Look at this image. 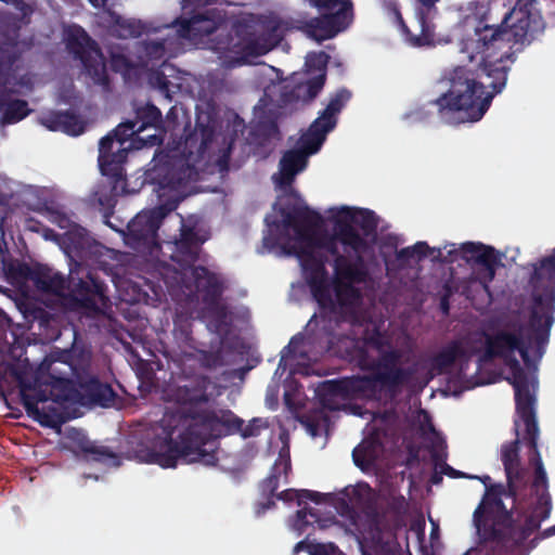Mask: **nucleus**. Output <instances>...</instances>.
I'll return each mask as SVG.
<instances>
[{
    "mask_svg": "<svg viewBox=\"0 0 555 555\" xmlns=\"http://www.w3.org/2000/svg\"><path fill=\"white\" fill-rule=\"evenodd\" d=\"M346 90L333 96L324 112L300 138L294 151L284 154L273 176L278 199L266 217L264 245L276 254L295 256L315 300L323 309L354 314L360 295L356 284L364 280L366 266L376 260V248L387 261L388 251L376 242L377 218L371 210L334 206L324 220L333 233L322 229L321 216L307 208L291 184L317 153L336 125V116L349 100Z\"/></svg>",
    "mask_w": 555,
    "mask_h": 555,
    "instance_id": "f257e3e1",
    "label": "nucleus"
},
{
    "mask_svg": "<svg viewBox=\"0 0 555 555\" xmlns=\"http://www.w3.org/2000/svg\"><path fill=\"white\" fill-rule=\"evenodd\" d=\"M555 282V250L543 259L534 270L533 283L543 286L544 294L535 298L531 330L524 327L520 317L503 313L490 318L482 333H474L442 350L434 360L437 373H448L454 385L470 389L488 383L476 374L477 366L469 372L468 357L485 351L482 361L498 362L509 370L506 377L515 389L517 418L515 431L517 439L503 443L501 461L508 482V494L515 495L518 487L526 480L527 468L519 454L520 443L527 442L529 463L534 467L533 488L535 501L526 519L524 537L539 528L551 512V499L547 493V478L541 457L537 451L538 426L533 413L534 395L538 386L532 362L542 356V346L546 341L551 326L550 311L554 301L552 284Z\"/></svg>",
    "mask_w": 555,
    "mask_h": 555,
    "instance_id": "f03ea898",
    "label": "nucleus"
},
{
    "mask_svg": "<svg viewBox=\"0 0 555 555\" xmlns=\"http://www.w3.org/2000/svg\"><path fill=\"white\" fill-rule=\"evenodd\" d=\"M160 112L153 105H146L138 112L135 121L120 124L113 133L103 138L99 149V166L104 176L115 179L113 190L116 194L134 193L145 182L154 185L158 206L143 210L128 224L125 243L143 255L156 256L158 245L156 230L162 219L173 210L180 201L191 193L190 182L199 177L206 167H216L222 172L227 166V154L208 156L205 151L211 149V141L195 132L183 143L166 153H159L153 159L152 167L145 172V179L133 183L124 178L121 164L132 150L154 146L160 142L157 125Z\"/></svg>",
    "mask_w": 555,
    "mask_h": 555,
    "instance_id": "7ed1b4c3",
    "label": "nucleus"
},
{
    "mask_svg": "<svg viewBox=\"0 0 555 555\" xmlns=\"http://www.w3.org/2000/svg\"><path fill=\"white\" fill-rule=\"evenodd\" d=\"M541 25L532 0H518L501 26L479 23L463 41L468 64L454 68L443 81L446 90L436 100L440 113L455 122L480 120L505 86L512 42H524Z\"/></svg>",
    "mask_w": 555,
    "mask_h": 555,
    "instance_id": "20e7f679",
    "label": "nucleus"
},
{
    "mask_svg": "<svg viewBox=\"0 0 555 555\" xmlns=\"http://www.w3.org/2000/svg\"><path fill=\"white\" fill-rule=\"evenodd\" d=\"M225 14L218 9H207L195 13L192 18L179 21L175 25L146 30V39L137 60H130L122 53L113 52L111 66L120 72L126 79L146 76L149 82L169 93L182 88V77L170 64H156L166 53L173 55L179 51L181 40L195 46L207 47L219 54L222 65L232 67L251 63L253 59L269 52L281 39L280 30L274 27L266 37H256L248 25H236L233 35L225 40H205L217 31L224 22Z\"/></svg>",
    "mask_w": 555,
    "mask_h": 555,
    "instance_id": "39448f33",
    "label": "nucleus"
},
{
    "mask_svg": "<svg viewBox=\"0 0 555 555\" xmlns=\"http://www.w3.org/2000/svg\"><path fill=\"white\" fill-rule=\"evenodd\" d=\"M205 399L199 388H179L175 397L177 410L166 412L160 423L153 426L149 443L137 452V459L164 468L176 467L179 460L214 465L216 442L211 438L234 433L246 438L263 425L254 420L243 428L242 421L230 411L207 413Z\"/></svg>",
    "mask_w": 555,
    "mask_h": 555,
    "instance_id": "423d86ee",
    "label": "nucleus"
},
{
    "mask_svg": "<svg viewBox=\"0 0 555 555\" xmlns=\"http://www.w3.org/2000/svg\"><path fill=\"white\" fill-rule=\"evenodd\" d=\"M354 334L363 335V338H344L333 352L350 357L359 365L371 367V372L363 376L323 383L318 389V396L324 409H346L348 401L353 399H386L405 379L396 354L388 352L387 338L375 332L373 324H367L365 328L363 324H358Z\"/></svg>",
    "mask_w": 555,
    "mask_h": 555,
    "instance_id": "0eeeda50",
    "label": "nucleus"
},
{
    "mask_svg": "<svg viewBox=\"0 0 555 555\" xmlns=\"http://www.w3.org/2000/svg\"><path fill=\"white\" fill-rule=\"evenodd\" d=\"M178 223L181 225L180 238L165 244L178 268H165L163 273L165 283L170 287L183 283L190 292H192L191 284L193 283L197 298L205 304L204 320L210 330L221 334L228 325L236 326V318L232 313L228 315L224 306L219 300L220 279L208 272L207 269L194 264L198 245L207 240V234L202 229H196L191 220L190 224H185L178 217Z\"/></svg>",
    "mask_w": 555,
    "mask_h": 555,
    "instance_id": "6e6552de",
    "label": "nucleus"
},
{
    "mask_svg": "<svg viewBox=\"0 0 555 555\" xmlns=\"http://www.w3.org/2000/svg\"><path fill=\"white\" fill-rule=\"evenodd\" d=\"M278 499L285 503L295 502L297 504L299 509L295 518L289 521V528L301 534L308 526L313 524H319L321 528L327 527L333 509L344 514L349 508L370 505L374 501L375 494L369 485L359 482L346 487L339 494L286 489L278 494Z\"/></svg>",
    "mask_w": 555,
    "mask_h": 555,
    "instance_id": "1a4fd4ad",
    "label": "nucleus"
},
{
    "mask_svg": "<svg viewBox=\"0 0 555 555\" xmlns=\"http://www.w3.org/2000/svg\"><path fill=\"white\" fill-rule=\"evenodd\" d=\"M397 257L402 262H416L426 257L446 262L462 259L470 266L469 288L481 289L488 295L489 284L501 263L502 255L491 246L475 242L448 243L438 248H431L425 242H417L397 251Z\"/></svg>",
    "mask_w": 555,
    "mask_h": 555,
    "instance_id": "9d476101",
    "label": "nucleus"
},
{
    "mask_svg": "<svg viewBox=\"0 0 555 555\" xmlns=\"http://www.w3.org/2000/svg\"><path fill=\"white\" fill-rule=\"evenodd\" d=\"M72 366L65 360H55L52 356L46 358L37 371L34 389L38 401L73 402L81 405L95 403L101 406L109 405L114 400L112 388L99 380L91 379L80 385L76 390L73 383L66 378Z\"/></svg>",
    "mask_w": 555,
    "mask_h": 555,
    "instance_id": "9b49d317",
    "label": "nucleus"
},
{
    "mask_svg": "<svg viewBox=\"0 0 555 555\" xmlns=\"http://www.w3.org/2000/svg\"><path fill=\"white\" fill-rule=\"evenodd\" d=\"M311 4L324 11L320 18L308 25V34L317 41H323L344 30L352 21L349 0H309Z\"/></svg>",
    "mask_w": 555,
    "mask_h": 555,
    "instance_id": "f8f14e48",
    "label": "nucleus"
},
{
    "mask_svg": "<svg viewBox=\"0 0 555 555\" xmlns=\"http://www.w3.org/2000/svg\"><path fill=\"white\" fill-rule=\"evenodd\" d=\"M501 490V487L489 489L474 514L477 532L483 539L501 535L509 525V515L500 499Z\"/></svg>",
    "mask_w": 555,
    "mask_h": 555,
    "instance_id": "ddd939ff",
    "label": "nucleus"
},
{
    "mask_svg": "<svg viewBox=\"0 0 555 555\" xmlns=\"http://www.w3.org/2000/svg\"><path fill=\"white\" fill-rule=\"evenodd\" d=\"M68 48L82 61L87 73L94 82L106 81V67L103 56L88 37L87 33L79 26H70L66 31Z\"/></svg>",
    "mask_w": 555,
    "mask_h": 555,
    "instance_id": "4468645a",
    "label": "nucleus"
},
{
    "mask_svg": "<svg viewBox=\"0 0 555 555\" xmlns=\"http://www.w3.org/2000/svg\"><path fill=\"white\" fill-rule=\"evenodd\" d=\"M321 353L320 350L312 348L310 340L301 336L294 337L282 352L275 377H282L286 370H289L291 375L314 373L310 365L319 359Z\"/></svg>",
    "mask_w": 555,
    "mask_h": 555,
    "instance_id": "2eb2a0df",
    "label": "nucleus"
},
{
    "mask_svg": "<svg viewBox=\"0 0 555 555\" xmlns=\"http://www.w3.org/2000/svg\"><path fill=\"white\" fill-rule=\"evenodd\" d=\"M327 55L323 52L310 53L306 57L305 69L293 75L296 83L295 96L299 100H310L322 89L325 79Z\"/></svg>",
    "mask_w": 555,
    "mask_h": 555,
    "instance_id": "dca6fc26",
    "label": "nucleus"
},
{
    "mask_svg": "<svg viewBox=\"0 0 555 555\" xmlns=\"http://www.w3.org/2000/svg\"><path fill=\"white\" fill-rule=\"evenodd\" d=\"M365 414H369V412H365ZM384 421L383 416L372 414V424L366 428V433L370 436L364 438L353 450V461L362 470H369L383 454L379 426Z\"/></svg>",
    "mask_w": 555,
    "mask_h": 555,
    "instance_id": "f3484780",
    "label": "nucleus"
},
{
    "mask_svg": "<svg viewBox=\"0 0 555 555\" xmlns=\"http://www.w3.org/2000/svg\"><path fill=\"white\" fill-rule=\"evenodd\" d=\"M389 16L396 22L405 36V40L413 47H423L433 44L435 38V27L423 14L418 13L415 21L410 26H405L402 17L396 7L390 9Z\"/></svg>",
    "mask_w": 555,
    "mask_h": 555,
    "instance_id": "a211bd4d",
    "label": "nucleus"
},
{
    "mask_svg": "<svg viewBox=\"0 0 555 555\" xmlns=\"http://www.w3.org/2000/svg\"><path fill=\"white\" fill-rule=\"evenodd\" d=\"M280 439L282 449L274 462L272 475L266 480L263 486L264 491L270 493L275 492L282 485L287 482V473L291 468L287 436L282 434Z\"/></svg>",
    "mask_w": 555,
    "mask_h": 555,
    "instance_id": "6ab92c4d",
    "label": "nucleus"
},
{
    "mask_svg": "<svg viewBox=\"0 0 555 555\" xmlns=\"http://www.w3.org/2000/svg\"><path fill=\"white\" fill-rule=\"evenodd\" d=\"M41 124L53 131H62L69 135H79L85 130V124L73 114L49 113L41 117Z\"/></svg>",
    "mask_w": 555,
    "mask_h": 555,
    "instance_id": "aec40b11",
    "label": "nucleus"
},
{
    "mask_svg": "<svg viewBox=\"0 0 555 555\" xmlns=\"http://www.w3.org/2000/svg\"><path fill=\"white\" fill-rule=\"evenodd\" d=\"M103 24L117 37L127 38L142 34L144 26L141 22L122 18L115 12H104L101 16Z\"/></svg>",
    "mask_w": 555,
    "mask_h": 555,
    "instance_id": "412c9836",
    "label": "nucleus"
},
{
    "mask_svg": "<svg viewBox=\"0 0 555 555\" xmlns=\"http://www.w3.org/2000/svg\"><path fill=\"white\" fill-rule=\"evenodd\" d=\"M415 422L418 425L420 431L423 436H425L426 440L437 450H441L443 448V439L441 436L434 429L429 415L425 411L417 412L415 416Z\"/></svg>",
    "mask_w": 555,
    "mask_h": 555,
    "instance_id": "4be33fe9",
    "label": "nucleus"
},
{
    "mask_svg": "<svg viewBox=\"0 0 555 555\" xmlns=\"http://www.w3.org/2000/svg\"><path fill=\"white\" fill-rule=\"evenodd\" d=\"M25 391H26V386H23V392H25ZM24 396H25V405H26L27 413L33 418H35L36 421L41 423L42 425L53 426L56 423V421L60 418L61 414L59 413V411L53 410L50 413H46V412L41 411L39 409L38 404L33 402L26 393H24Z\"/></svg>",
    "mask_w": 555,
    "mask_h": 555,
    "instance_id": "5701e85b",
    "label": "nucleus"
},
{
    "mask_svg": "<svg viewBox=\"0 0 555 555\" xmlns=\"http://www.w3.org/2000/svg\"><path fill=\"white\" fill-rule=\"evenodd\" d=\"M3 122H17L28 115L27 104L23 101L10 102L1 107Z\"/></svg>",
    "mask_w": 555,
    "mask_h": 555,
    "instance_id": "b1692460",
    "label": "nucleus"
},
{
    "mask_svg": "<svg viewBox=\"0 0 555 555\" xmlns=\"http://www.w3.org/2000/svg\"><path fill=\"white\" fill-rule=\"evenodd\" d=\"M357 542L362 555H373V551L376 552L379 547V530L370 528L367 533L360 532V535H357Z\"/></svg>",
    "mask_w": 555,
    "mask_h": 555,
    "instance_id": "393cba45",
    "label": "nucleus"
},
{
    "mask_svg": "<svg viewBox=\"0 0 555 555\" xmlns=\"http://www.w3.org/2000/svg\"><path fill=\"white\" fill-rule=\"evenodd\" d=\"M307 548L310 555H343L334 544H315V545H306L304 542H299L295 546V552Z\"/></svg>",
    "mask_w": 555,
    "mask_h": 555,
    "instance_id": "a878e982",
    "label": "nucleus"
},
{
    "mask_svg": "<svg viewBox=\"0 0 555 555\" xmlns=\"http://www.w3.org/2000/svg\"><path fill=\"white\" fill-rule=\"evenodd\" d=\"M306 428L311 437L322 436L327 433V417L323 414L320 417H310L306 422Z\"/></svg>",
    "mask_w": 555,
    "mask_h": 555,
    "instance_id": "bb28decb",
    "label": "nucleus"
},
{
    "mask_svg": "<svg viewBox=\"0 0 555 555\" xmlns=\"http://www.w3.org/2000/svg\"><path fill=\"white\" fill-rule=\"evenodd\" d=\"M60 227L62 229L68 228V231L63 234L68 242L75 246L80 245V240L83 236V230L81 228L77 227L76 224H70L69 220L67 219H62L60 221Z\"/></svg>",
    "mask_w": 555,
    "mask_h": 555,
    "instance_id": "cd10ccee",
    "label": "nucleus"
},
{
    "mask_svg": "<svg viewBox=\"0 0 555 555\" xmlns=\"http://www.w3.org/2000/svg\"><path fill=\"white\" fill-rule=\"evenodd\" d=\"M63 282L64 281L60 275L53 274V275H48L47 279L46 278L39 279L37 284H38V287H40L47 292L61 294L62 289H63Z\"/></svg>",
    "mask_w": 555,
    "mask_h": 555,
    "instance_id": "c85d7f7f",
    "label": "nucleus"
},
{
    "mask_svg": "<svg viewBox=\"0 0 555 555\" xmlns=\"http://www.w3.org/2000/svg\"><path fill=\"white\" fill-rule=\"evenodd\" d=\"M296 388V383L293 378H286L284 382V399L285 403L289 408H296V405L299 403L298 398L293 395V390Z\"/></svg>",
    "mask_w": 555,
    "mask_h": 555,
    "instance_id": "c756f323",
    "label": "nucleus"
},
{
    "mask_svg": "<svg viewBox=\"0 0 555 555\" xmlns=\"http://www.w3.org/2000/svg\"><path fill=\"white\" fill-rule=\"evenodd\" d=\"M278 390L273 389L272 387L269 388L268 390V396H267V403L270 405V406H273L276 402V399H278Z\"/></svg>",
    "mask_w": 555,
    "mask_h": 555,
    "instance_id": "7c9ffc66",
    "label": "nucleus"
},
{
    "mask_svg": "<svg viewBox=\"0 0 555 555\" xmlns=\"http://www.w3.org/2000/svg\"><path fill=\"white\" fill-rule=\"evenodd\" d=\"M91 4L95 8H99L101 5H104L106 0H89Z\"/></svg>",
    "mask_w": 555,
    "mask_h": 555,
    "instance_id": "2f4dec72",
    "label": "nucleus"
},
{
    "mask_svg": "<svg viewBox=\"0 0 555 555\" xmlns=\"http://www.w3.org/2000/svg\"><path fill=\"white\" fill-rule=\"evenodd\" d=\"M78 449L80 451L88 452L90 448H89V444L87 442L81 441L79 447H78Z\"/></svg>",
    "mask_w": 555,
    "mask_h": 555,
    "instance_id": "473e14b6",
    "label": "nucleus"
},
{
    "mask_svg": "<svg viewBox=\"0 0 555 555\" xmlns=\"http://www.w3.org/2000/svg\"><path fill=\"white\" fill-rule=\"evenodd\" d=\"M418 1L428 8L433 7L437 2V0H418Z\"/></svg>",
    "mask_w": 555,
    "mask_h": 555,
    "instance_id": "72a5a7b5",
    "label": "nucleus"
},
{
    "mask_svg": "<svg viewBox=\"0 0 555 555\" xmlns=\"http://www.w3.org/2000/svg\"><path fill=\"white\" fill-rule=\"evenodd\" d=\"M270 504H271L270 501H268V504L266 506L259 504V506L257 507V514L263 513L266 508L270 507Z\"/></svg>",
    "mask_w": 555,
    "mask_h": 555,
    "instance_id": "f704fd0d",
    "label": "nucleus"
},
{
    "mask_svg": "<svg viewBox=\"0 0 555 555\" xmlns=\"http://www.w3.org/2000/svg\"><path fill=\"white\" fill-rule=\"evenodd\" d=\"M436 534H437V529H436V528H434V529H433V532H431V538H435V537H436Z\"/></svg>",
    "mask_w": 555,
    "mask_h": 555,
    "instance_id": "c9c22d12",
    "label": "nucleus"
},
{
    "mask_svg": "<svg viewBox=\"0 0 555 555\" xmlns=\"http://www.w3.org/2000/svg\"><path fill=\"white\" fill-rule=\"evenodd\" d=\"M548 531H550L552 534H554V533H555V527L551 528Z\"/></svg>",
    "mask_w": 555,
    "mask_h": 555,
    "instance_id": "e433bc0d",
    "label": "nucleus"
},
{
    "mask_svg": "<svg viewBox=\"0 0 555 555\" xmlns=\"http://www.w3.org/2000/svg\"><path fill=\"white\" fill-rule=\"evenodd\" d=\"M357 413H358V410H357V409H354V410H353V414H357ZM359 414H360L361 416H363V414H362L361 412H359Z\"/></svg>",
    "mask_w": 555,
    "mask_h": 555,
    "instance_id": "4c0bfd02",
    "label": "nucleus"
}]
</instances>
